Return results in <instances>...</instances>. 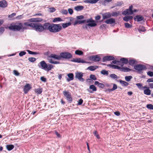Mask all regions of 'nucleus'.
<instances>
[{"mask_svg": "<svg viewBox=\"0 0 153 153\" xmlns=\"http://www.w3.org/2000/svg\"><path fill=\"white\" fill-rule=\"evenodd\" d=\"M83 76V74L81 72H76L75 73V77L79 81L83 82L84 81L85 79L82 77Z\"/></svg>", "mask_w": 153, "mask_h": 153, "instance_id": "11", "label": "nucleus"}, {"mask_svg": "<svg viewBox=\"0 0 153 153\" xmlns=\"http://www.w3.org/2000/svg\"><path fill=\"white\" fill-rule=\"evenodd\" d=\"M90 78L91 80L92 79L94 80H95L97 79V78L94 75H91L90 76Z\"/></svg>", "mask_w": 153, "mask_h": 153, "instance_id": "50", "label": "nucleus"}, {"mask_svg": "<svg viewBox=\"0 0 153 153\" xmlns=\"http://www.w3.org/2000/svg\"><path fill=\"white\" fill-rule=\"evenodd\" d=\"M62 20L60 18L58 17L55 18L53 20V22H55L57 21H62Z\"/></svg>", "mask_w": 153, "mask_h": 153, "instance_id": "47", "label": "nucleus"}, {"mask_svg": "<svg viewBox=\"0 0 153 153\" xmlns=\"http://www.w3.org/2000/svg\"><path fill=\"white\" fill-rule=\"evenodd\" d=\"M147 82H153V78H151L148 79Z\"/></svg>", "mask_w": 153, "mask_h": 153, "instance_id": "64", "label": "nucleus"}, {"mask_svg": "<svg viewBox=\"0 0 153 153\" xmlns=\"http://www.w3.org/2000/svg\"><path fill=\"white\" fill-rule=\"evenodd\" d=\"M117 88V85L116 84H113V88H111L112 91H114L116 90Z\"/></svg>", "mask_w": 153, "mask_h": 153, "instance_id": "53", "label": "nucleus"}, {"mask_svg": "<svg viewBox=\"0 0 153 153\" xmlns=\"http://www.w3.org/2000/svg\"><path fill=\"white\" fill-rule=\"evenodd\" d=\"M133 18V16H126L124 17L123 19L126 22H128Z\"/></svg>", "mask_w": 153, "mask_h": 153, "instance_id": "28", "label": "nucleus"}, {"mask_svg": "<svg viewBox=\"0 0 153 153\" xmlns=\"http://www.w3.org/2000/svg\"><path fill=\"white\" fill-rule=\"evenodd\" d=\"M120 61L122 62L119 63V65H120L122 67H123L124 64H127L128 62V60L127 59L122 58L120 59Z\"/></svg>", "mask_w": 153, "mask_h": 153, "instance_id": "19", "label": "nucleus"}, {"mask_svg": "<svg viewBox=\"0 0 153 153\" xmlns=\"http://www.w3.org/2000/svg\"><path fill=\"white\" fill-rule=\"evenodd\" d=\"M49 12L50 13H53L56 10V9L53 7L49 8Z\"/></svg>", "mask_w": 153, "mask_h": 153, "instance_id": "49", "label": "nucleus"}, {"mask_svg": "<svg viewBox=\"0 0 153 153\" xmlns=\"http://www.w3.org/2000/svg\"><path fill=\"white\" fill-rule=\"evenodd\" d=\"M120 13L119 11L118 12H113L112 13V14H111V16H118L119 14Z\"/></svg>", "mask_w": 153, "mask_h": 153, "instance_id": "39", "label": "nucleus"}, {"mask_svg": "<svg viewBox=\"0 0 153 153\" xmlns=\"http://www.w3.org/2000/svg\"><path fill=\"white\" fill-rule=\"evenodd\" d=\"M47 30L52 33H56L59 32L62 29L61 25L60 24H50L47 22Z\"/></svg>", "mask_w": 153, "mask_h": 153, "instance_id": "2", "label": "nucleus"}, {"mask_svg": "<svg viewBox=\"0 0 153 153\" xmlns=\"http://www.w3.org/2000/svg\"><path fill=\"white\" fill-rule=\"evenodd\" d=\"M27 51L29 54H31V55H35V54H38V53L33 52V51H30L29 50H27Z\"/></svg>", "mask_w": 153, "mask_h": 153, "instance_id": "42", "label": "nucleus"}, {"mask_svg": "<svg viewBox=\"0 0 153 153\" xmlns=\"http://www.w3.org/2000/svg\"><path fill=\"white\" fill-rule=\"evenodd\" d=\"M28 59L31 62H33L36 60V59L34 57H29Z\"/></svg>", "mask_w": 153, "mask_h": 153, "instance_id": "44", "label": "nucleus"}, {"mask_svg": "<svg viewBox=\"0 0 153 153\" xmlns=\"http://www.w3.org/2000/svg\"><path fill=\"white\" fill-rule=\"evenodd\" d=\"M68 11L69 13L71 15H72L73 14V9L71 8H69L68 9Z\"/></svg>", "mask_w": 153, "mask_h": 153, "instance_id": "58", "label": "nucleus"}, {"mask_svg": "<svg viewBox=\"0 0 153 153\" xmlns=\"http://www.w3.org/2000/svg\"><path fill=\"white\" fill-rule=\"evenodd\" d=\"M110 67L115 69H117L122 72H127L131 71V70L126 67H120L118 65H110Z\"/></svg>", "mask_w": 153, "mask_h": 153, "instance_id": "7", "label": "nucleus"}, {"mask_svg": "<svg viewBox=\"0 0 153 153\" xmlns=\"http://www.w3.org/2000/svg\"><path fill=\"white\" fill-rule=\"evenodd\" d=\"M125 27L127 28H131L132 26L131 24H129L128 23H125Z\"/></svg>", "mask_w": 153, "mask_h": 153, "instance_id": "43", "label": "nucleus"}, {"mask_svg": "<svg viewBox=\"0 0 153 153\" xmlns=\"http://www.w3.org/2000/svg\"><path fill=\"white\" fill-rule=\"evenodd\" d=\"M95 19L96 20H99L101 19V16L99 15H98L95 17Z\"/></svg>", "mask_w": 153, "mask_h": 153, "instance_id": "61", "label": "nucleus"}, {"mask_svg": "<svg viewBox=\"0 0 153 153\" xmlns=\"http://www.w3.org/2000/svg\"><path fill=\"white\" fill-rule=\"evenodd\" d=\"M110 77L114 79L118 78V76L117 75L114 74H111L110 75Z\"/></svg>", "mask_w": 153, "mask_h": 153, "instance_id": "45", "label": "nucleus"}, {"mask_svg": "<svg viewBox=\"0 0 153 153\" xmlns=\"http://www.w3.org/2000/svg\"><path fill=\"white\" fill-rule=\"evenodd\" d=\"M14 74L16 76H19V73L16 70H14L13 71Z\"/></svg>", "mask_w": 153, "mask_h": 153, "instance_id": "57", "label": "nucleus"}, {"mask_svg": "<svg viewBox=\"0 0 153 153\" xmlns=\"http://www.w3.org/2000/svg\"><path fill=\"white\" fill-rule=\"evenodd\" d=\"M71 61L72 62H75L78 63H88V62H87L84 60L82 59H81L80 58H74L71 60Z\"/></svg>", "mask_w": 153, "mask_h": 153, "instance_id": "15", "label": "nucleus"}, {"mask_svg": "<svg viewBox=\"0 0 153 153\" xmlns=\"http://www.w3.org/2000/svg\"><path fill=\"white\" fill-rule=\"evenodd\" d=\"M138 31L140 32H145L146 31V30L145 27L143 26H140L139 28L138 29Z\"/></svg>", "mask_w": 153, "mask_h": 153, "instance_id": "35", "label": "nucleus"}, {"mask_svg": "<svg viewBox=\"0 0 153 153\" xmlns=\"http://www.w3.org/2000/svg\"><path fill=\"white\" fill-rule=\"evenodd\" d=\"M61 13L63 14L66 15L67 14L68 12L66 10H62L61 11Z\"/></svg>", "mask_w": 153, "mask_h": 153, "instance_id": "55", "label": "nucleus"}, {"mask_svg": "<svg viewBox=\"0 0 153 153\" xmlns=\"http://www.w3.org/2000/svg\"><path fill=\"white\" fill-rule=\"evenodd\" d=\"M101 74H102L103 75H108V71H106L105 70H102L101 71Z\"/></svg>", "mask_w": 153, "mask_h": 153, "instance_id": "40", "label": "nucleus"}, {"mask_svg": "<svg viewBox=\"0 0 153 153\" xmlns=\"http://www.w3.org/2000/svg\"><path fill=\"white\" fill-rule=\"evenodd\" d=\"M4 31V28L3 27H0V34L3 33Z\"/></svg>", "mask_w": 153, "mask_h": 153, "instance_id": "62", "label": "nucleus"}, {"mask_svg": "<svg viewBox=\"0 0 153 153\" xmlns=\"http://www.w3.org/2000/svg\"><path fill=\"white\" fill-rule=\"evenodd\" d=\"M40 80L44 82H45L46 81V79L44 76H41L40 77Z\"/></svg>", "mask_w": 153, "mask_h": 153, "instance_id": "54", "label": "nucleus"}, {"mask_svg": "<svg viewBox=\"0 0 153 153\" xmlns=\"http://www.w3.org/2000/svg\"><path fill=\"white\" fill-rule=\"evenodd\" d=\"M146 107L150 110H153V105L152 104H148L146 105Z\"/></svg>", "mask_w": 153, "mask_h": 153, "instance_id": "38", "label": "nucleus"}, {"mask_svg": "<svg viewBox=\"0 0 153 153\" xmlns=\"http://www.w3.org/2000/svg\"><path fill=\"white\" fill-rule=\"evenodd\" d=\"M64 95L66 97L67 100L70 102L72 101V98L71 97V94L68 91H65L63 92Z\"/></svg>", "mask_w": 153, "mask_h": 153, "instance_id": "12", "label": "nucleus"}, {"mask_svg": "<svg viewBox=\"0 0 153 153\" xmlns=\"http://www.w3.org/2000/svg\"><path fill=\"white\" fill-rule=\"evenodd\" d=\"M93 134H94V135L95 136V137L98 139H100V137L98 134V133H97L96 131H95L93 132Z\"/></svg>", "mask_w": 153, "mask_h": 153, "instance_id": "41", "label": "nucleus"}, {"mask_svg": "<svg viewBox=\"0 0 153 153\" xmlns=\"http://www.w3.org/2000/svg\"><path fill=\"white\" fill-rule=\"evenodd\" d=\"M133 6L131 5L129 7V9H127L123 12L122 14L126 16L129 14H132L134 12H136L138 11V10L136 9H134L133 10Z\"/></svg>", "mask_w": 153, "mask_h": 153, "instance_id": "8", "label": "nucleus"}, {"mask_svg": "<svg viewBox=\"0 0 153 153\" xmlns=\"http://www.w3.org/2000/svg\"><path fill=\"white\" fill-rule=\"evenodd\" d=\"M26 54V53L24 51H21L19 53V56L21 57L23 56V55H24Z\"/></svg>", "mask_w": 153, "mask_h": 153, "instance_id": "52", "label": "nucleus"}, {"mask_svg": "<svg viewBox=\"0 0 153 153\" xmlns=\"http://www.w3.org/2000/svg\"><path fill=\"white\" fill-rule=\"evenodd\" d=\"M14 146L13 145H8L6 146V148L7 150L10 151L13 149Z\"/></svg>", "mask_w": 153, "mask_h": 153, "instance_id": "33", "label": "nucleus"}, {"mask_svg": "<svg viewBox=\"0 0 153 153\" xmlns=\"http://www.w3.org/2000/svg\"><path fill=\"white\" fill-rule=\"evenodd\" d=\"M71 23L70 22L66 23H62V25L61 26L63 28H65L68 26L70 25Z\"/></svg>", "mask_w": 153, "mask_h": 153, "instance_id": "31", "label": "nucleus"}, {"mask_svg": "<svg viewBox=\"0 0 153 153\" xmlns=\"http://www.w3.org/2000/svg\"><path fill=\"white\" fill-rule=\"evenodd\" d=\"M67 76L68 78L67 79V81L69 82L70 81L74 79V75L72 73H69L67 74Z\"/></svg>", "mask_w": 153, "mask_h": 153, "instance_id": "25", "label": "nucleus"}, {"mask_svg": "<svg viewBox=\"0 0 153 153\" xmlns=\"http://www.w3.org/2000/svg\"><path fill=\"white\" fill-rule=\"evenodd\" d=\"M31 88V86L29 83L26 84L24 86L23 91L25 94L27 93L28 92Z\"/></svg>", "mask_w": 153, "mask_h": 153, "instance_id": "13", "label": "nucleus"}, {"mask_svg": "<svg viewBox=\"0 0 153 153\" xmlns=\"http://www.w3.org/2000/svg\"><path fill=\"white\" fill-rule=\"evenodd\" d=\"M87 82L89 84H92L93 81L91 79H86Z\"/></svg>", "mask_w": 153, "mask_h": 153, "instance_id": "48", "label": "nucleus"}, {"mask_svg": "<svg viewBox=\"0 0 153 153\" xmlns=\"http://www.w3.org/2000/svg\"><path fill=\"white\" fill-rule=\"evenodd\" d=\"M83 102V101L81 99H80L79 100V101L78 102V105H80L82 104Z\"/></svg>", "mask_w": 153, "mask_h": 153, "instance_id": "60", "label": "nucleus"}, {"mask_svg": "<svg viewBox=\"0 0 153 153\" xmlns=\"http://www.w3.org/2000/svg\"><path fill=\"white\" fill-rule=\"evenodd\" d=\"M86 22L88 24L84 25L82 26V28L84 29H87L88 28H90V27H94L97 25L96 22L92 18L87 19Z\"/></svg>", "mask_w": 153, "mask_h": 153, "instance_id": "5", "label": "nucleus"}, {"mask_svg": "<svg viewBox=\"0 0 153 153\" xmlns=\"http://www.w3.org/2000/svg\"><path fill=\"white\" fill-rule=\"evenodd\" d=\"M86 22V20H83L82 21H80V20H77V21H76V22H74V25H75L77 24H83L85 23Z\"/></svg>", "mask_w": 153, "mask_h": 153, "instance_id": "32", "label": "nucleus"}, {"mask_svg": "<svg viewBox=\"0 0 153 153\" xmlns=\"http://www.w3.org/2000/svg\"><path fill=\"white\" fill-rule=\"evenodd\" d=\"M28 21L30 22H41L42 19L39 18H32L29 19Z\"/></svg>", "mask_w": 153, "mask_h": 153, "instance_id": "16", "label": "nucleus"}, {"mask_svg": "<svg viewBox=\"0 0 153 153\" xmlns=\"http://www.w3.org/2000/svg\"><path fill=\"white\" fill-rule=\"evenodd\" d=\"M147 74L150 77L153 76V72L151 71H149L147 72Z\"/></svg>", "mask_w": 153, "mask_h": 153, "instance_id": "59", "label": "nucleus"}, {"mask_svg": "<svg viewBox=\"0 0 153 153\" xmlns=\"http://www.w3.org/2000/svg\"><path fill=\"white\" fill-rule=\"evenodd\" d=\"M89 59L95 62H98L100 60V58L98 55L91 56L89 57Z\"/></svg>", "mask_w": 153, "mask_h": 153, "instance_id": "14", "label": "nucleus"}, {"mask_svg": "<svg viewBox=\"0 0 153 153\" xmlns=\"http://www.w3.org/2000/svg\"><path fill=\"white\" fill-rule=\"evenodd\" d=\"M84 8L82 6H77L74 7L75 10L76 11H79L82 10Z\"/></svg>", "mask_w": 153, "mask_h": 153, "instance_id": "29", "label": "nucleus"}, {"mask_svg": "<svg viewBox=\"0 0 153 153\" xmlns=\"http://www.w3.org/2000/svg\"><path fill=\"white\" fill-rule=\"evenodd\" d=\"M75 54L78 55H82L83 54V52L80 50H76L75 51Z\"/></svg>", "mask_w": 153, "mask_h": 153, "instance_id": "34", "label": "nucleus"}, {"mask_svg": "<svg viewBox=\"0 0 153 153\" xmlns=\"http://www.w3.org/2000/svg\"><path fill=\"white\" fill-rule=\"evenodd\" d=\"M119 82L123 86H127L128 85V83L125 81H123L121 80H119Z\"/></svg>", "mask_w": 153, "mask_h": 153, "instance_id": "30", "label": "nucleus"}, {"mask_svg": "<svg viewBox=\"0 0 153 153\" xmlns=\"http://www.w3.org/2000/svg\"><path fill=\"white\" fill-rule=\"evenodd\" d=\"M7 6V2L4 0L0 1V7L1 8H5Z\"/></svg>", "mask_w": 153, "mask_h": 153, "instance_id": "24", "label": "nucleus"}, {"mask_svg": "<svg viewBox=\"0 0 153 153\" xmlns=\"http://www.w3.org/2000/svg\"><path fill=\"white\" fill-rule=\"evenodd\" d=\"M136 85L138 87V88L140 89H141L142 88H143L142 85L141 83H137V84H136Z\"/></svg>", "mask_w": 153, "mask_h": 153, "instance_id": "51", "label": "nucleus"}, {"mask_svg": "<svg viewBox=\"0 0 153 153\" xmlns=\"http://www.w3.org/2000/svg\"><path fill=\"white\" fill-rule=\"evenodd\" d=\"M84 17L82 15H80L77 17V19L78 20H79L82 19H83Z\"/></svg>", "mask_w": 153, "mask_h": 153, "instance_id": "56", "label": "nucleus"}, {"mask_svg": "<svg viewBox=\"0 0 153 153\" xmlns=\"http://www.w3.org/2000/svg\"><path fill=\"white\" fill-rule=\"evenodd\" d=\"M135 62L134 60H129V63L130 65H133L135 64Z\"/></svg>", "mask_w": 153, "mask_h": 153, "instance_id": "46", "label": "nucleus"}, {"mask_svg": "<svg viewBox=\"0 0 153 153\" xmlns=\"http://www.w3.org/2000/svg\"><path fill=\"white\" fill-rule=\"evenodd\" d=\"M114 58L111 56H106L103 57L102 60L103 62H105L106 61H108L114 59Z\"/></svg>", "mask_w": 153, "mask_h": 153, "instance_id": "20", "label": "nucleus"}, {"mask_svg": "<svg viewBox=\"0 0 153 153\" xmlns=\"http://www.w3.org/2000/svg\"><path fill=\"white\" fill-rule=\"evenodd\" d=\"M102 19H108L110 18L111 16V14L109 12L105 13L102 14Z\"/></svg>", "mask_w": 153, "mask_h": 153, "instance_id": "21", "label": "nucleus"}, {"mask_svg": "<svg viewBox=\"0 0 153 153\" xmlns=\"http://www.w3.org/2000/svg\"><path fill=\"white\" fill-rule=\"evenodd\" d=\"M88 91L90 93H92L94 91L97 90L96 87L93 85H91L89 86V89H88Z\"/></svg>", "mask_w": 153, "mask_h": 153, "instance_id": "18", "label": "nucleus"}, {"mask_svg": "<svg viewBox=\"0 0 153 153\" xmlns=\"http://www.w3.org/2000/svg\"><path fill=\"white\" fill-rule=\"evenodd\" d=\"M114 114L117 116H119L120 114V113L119 111H117L114 112Z\"/></svg>", "mask_w": 153, "mask_h": 153, "instance_id": "63", "label": "nucleus"}, {"mask_svg": "<svg viewBox=\"0 0 153 153\" xmlns=\"http://www.w3.org/2000/svg\"><path fill=\"white\" fill-rule=\"evenodd\" d=\"M144 89V93L145 94L147 95H149L151 94V91L150 90L149 88L146 86L143 87Z\"/></svg>", "mask_w": 153, "mask_h": 153, "instance_id": "17", "label": "nucleus"}, {"mask_svg": "<svg viewBox=\"0 0 153 153\" xmlns=\"http://www.w3.org/2000/svg\"><path fill=\"white\" fill-rule=\"evenodd\" d=\"M115 22V19L113 18H111L107 19L105 21V22L107 24H111L114 23Z\"/></svg>", "mask_w": 153, "mask_h": 153, "instance_id": "22", "label": "nucleus"}, {"mask_svg": "<svg viewBox=\"0 0 153 153\" xmlns=\"http://www.w3.org/2000/svg\"><path fill=\"white\" fill-rule=\"evenodd\" d=\"M23 25L20 22L16 23L14 24H11L9 27V29L11 30L14 31H19L20 30H24L27 28L28 26H26L24 24Z\"/></svg>", "mask_w": 153, "mask_h": 153, "instance_id": "3", "label": "nucleus"}, {"mask_svg": "<svg viewBox=\"0 0 153 153\" xmlns=\"http://www.w3.org/2000/svg\"><path fill=\"white\" fill-rule=\"evenodd\" d=\"M94 84L96 85H97L98 87L101 88H104L105 86V85L103 84L100 83L97 81L94 82Z\"/></svg>", "mask_w": 153, "mask_h": 153, "instance_id": "27", "label": "nucleus"}, {"mask_svg": "<svg viewBox=\"0 0 153 153\" xmlns=\"http://www.w3.org/2000/svg\"><path fill=\"white\" fill-rule=\"evenodd\" d=\"M132 78V77L131 76H126L125 78L127 82L130 81Z\"/></svg>", "mask_w": 153, "mask_h": 153, "instance_id": "37", "label": "nucleus"}, {"mask_svg": "<svg viewBox=\"0 0 153 153\" xmlns=\"http://www.w3.org/2000/svg\"><path fill=\"white\" fill-rule=\"evenodd\" d=\"M61 56V58L69 59L71 58L72 57V55L70 53L68 52H62L60 54Z\"/></svg>", "mask_w": 153, "mask_h": 153, "instance_id": "9", "label": "nucleus"}, {"mask_svg": "<svg viewBox=\"0 0 153 153\" xmlns=\"http://www.w3.org/2000/svg\"><path fill=\"white\" fill-rule=\"evenodd\" d=\"M40 63L42 69L47 72L49 71L53 68V66L52 65H47L44 61H42Z\"/></svg>", "mask_w": 153, "mask_h": 153, "instance_id": "6", "label": "nucleus"}, {"mask_svg": "<svg viewBox=\"0 0 153 153\" xmlns=\"http://www.w3.org/2000/svg\"><path fill=\"white\" fill-rule=\"evenodd\" d=\"M35 92L38 94H40L42 92V88L36 89L34 90Z\"/></svg>", "mask_w": 153, "mask_h": 153, "instance_id": "36", "label": "nucleus"}, {"mask_svg": "<svg viewBox=\"0 0 153 153\" xmlns=\"http://www.w3.org/2000/svg\"><path fill=\"white\" fill-rule=\"evenodd\" d=\"M134 68L139 73H140L142 71L146 68V67L145 66L142 65H135Z\"/></svg>", "mask_w": 153, "mask_h": 153, "instance_id": "10", "label": "nucleus"}, {"mask_svg": "<svg viewBox=\"0 0 153 153\" xmlns=\"http://www.w3.org/2000/svg\"><path fill=\"white\" fill-rule=\"evenodd\" d=\"M24 25L26 26H29L34 29L36 31L39 32H43L44 30H47V23H44L42 25L40 23L35 24L34 23H30L26 22L24 23Z\"/></svg>", "mask_w": 153, "mask_h": 153, "instance_id": "1", "label": "nucleus"}, {"mask_svg": "<svg viewBox=\"0 0 153 153\" xmlns=\"http://www.w3.org/2000/svg\"><path fill=\"white\" fill-rule=\"evenodd\" d=\"M143 17L140 15H137L134 18V19L135 21H137L138 22L141 21L143 20Z\"/></svg>", "mask_w": 153, "mask_h": 153, "instance_id": "23", "label": "nucleus"}, {"mask_svg": "<svg viewBox=\"0 0 153 153\" xmlns=\"http://www.w3.org/2000/svg\"><path fill=\"white\" fill-rule=\"evenodd\" d=\"M97 68H98V66L96 65L91 66L88 67L87 69L91 71H94Z\"/></svg>", "mask_w": 153, "mask_h": 153, "instance_id": "26", "label": "nucleus"}, {"mask_svg": "<svg viewBox=\"0 0 153 153\" xmlns=\"http://www.w3.org/2000/svg\"><path fill=\"white\" fill-rule=\"evenodd\" d=\"M52 58L56 60H59L61 59L60 55L59 56L56 54H52L48 57V59L49 63L55 64H59V61H53L52 59Z\"/></svg>", "mask_w": 153, "mask_h": 153, "instance_id": "4", "label": "nucleus"}]
</instances>
